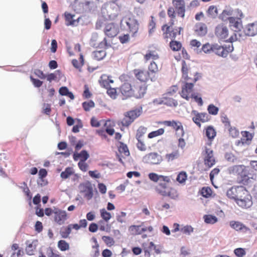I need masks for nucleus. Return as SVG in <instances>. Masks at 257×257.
I'll list each match as a JSON object with an SVG mask.
<instances>
[{
	"mask_svg": "<svg viewBox=\"0 0 257 257\" xmlns=\"http://www.w3.org/2000/svg\"><path fill=\"white\" fill-rule=\"evenodd\" d=\"M149 178L151 181L158 182L155 188L157 193L172 200L178 199L179 193L176 189L171 186V182L169 176L151 173L149 174Z\"/></svg>",
	"mask_w": 257,
	"mask_h": 257,
	"instance_id": "obj_1",
	"label": "nucleus"
},
{
	"mask_svg": "<svg viewBox=\"0 0 257 257\" xmlns=\"http://www.w3.org/2000/svg\"><path fill=\"white\" fill-rule=\"evenodd\" d=\"M168 17L170 21L168 24H165L162 26L163 37L164 40L168 41V40H175L178 36L181 34L183 28L181 27H175V14L173 10L170 9L168 11Z\"/></svg>",
	"mask_w": 257,
	"mask_h": 257,
	"instance_id": "obj_2",
	"label": "nucleus"
},
{
	"mask_svg": "<svg viewBox=\"0 0 257 257\" xmlns=\"http://www.w3.org/2000/svg\"><path fill=\"white\" fill-rule=\"evenodd\" d=\"M134 79L124 74L120 76L119 79L121 82V84L118 89L122 99L132 97Z\"/></svg>",
	"mask_w": 257,
	"mask_h": 257,
	"instance_id": "obj_3",
	"label": "nucleus"
},
{
	"mask_svg": "<svg viewBox=\"0 0 257 257\" xmlns=\"http://www.w3.org/2000/svg\"><path fill=\"white\" fill-rule=\"evenodd\" d=\"M232 173L237 176V181L238 183L244 185H247L250 181V178L248 177V173L245 169V166L243 165H236L232 167Z\"/></svg>",
	"mask_w": 257,
	"mask_h": 257,
	"instance_id": "obj_4",
	"label": "nucleus"
},
{
	"mask_svg": "<svg viewBox=\"0 0 257 257\" xmlns=\"http://www.w3.org/2000/svg\"><path fill=\"white\" fill-rule=\"evenodd\" d=\"M142 113V109L137 108L127 111L124 113L123 117L120 120V123L123 126L128 127L134 120L139 117Z\"/></svg>",
	"mask_w": 257,
	"mask_h": 257,
	"instance_id": "obj_5",
	"label": "nucleus"
},
{
	"mask_svg": "<svg viewBox=\"0 0 257 257\" xmlns=\"http://www.w3.org/2000/svg\"><path fill=\"white\" fill-rule=\"evenodd\" d=\"M184 77L187 81V83L184 84L182 87L181 91L180 92L181 96L185 99L186 100H189L191 98V96L194 93L193 92V87L194 83L196 82V79H190L188 78L186 74H184Z\"/></svg>",
	"mask_w": 257,
	"mask_h": 257,
	"instance_id": "obj_6",
	"label": "nucleus"
},
{
	"mask_svg": "<svg viewBox=\"0 0 257 257\" xmlns=\"http://www.w3.org/2000/svg\"><path fill=\"white\" fill-rule=\"evenodd\" d=\"M172 5L173 7L168 8L167 15H168V11L170 9H173L175 14V21H177L176 14L182 18H184L186 12V4L184 0H172Z\"/></svg>",
	"mask_w": 257,
	"mask_h": 257,
	"instance_id": "obj_7",
	"label": "nucleus"
},
{
	"mask_svg": "<svg viewBox=\"0 0 257 257\" xmlns=\"http://www.w3.org/2000/svg\"><path fill=\"white\" fill-rule=\"evenodd\" d=\"M236 204L241 208L248 209L253 204L252 196L246 189L236 200Z\"/></svg>",
	"mask_w": 257,
	"mask_h": 257,
	"instance_id": "obj_8",
	"label": "nucleus"
},
{
	"mask_svg": "<svg viewBox=\"0 0 257 257\" xmlns=\"http://www.w3.org/2000/svg\"><path fill=\"white\" fill-rule=\"evenodd\" d=\"M147 91V86L145 84L137 81L134 79L132 97L137 99L144 97Z\"/></svg>",
	"mask_w": 257,
	"mask_h": 257,
	"instance_id": "obj_9",
	"label": "nucleus"
},
{
	"mask_svg": "<svg viewBox=\"0 0 257 257\" xmlns=\"http://www.w3.org/2000/svg\"><path fill=\"white\" fill-rule=\"evenodd\" d=\"M161 124L172 127L175 131L176 137H184L185 131L182 123L180 121L175 120H165L162 121Z\"/></svg>",
	"mask_w": 257,
	"mask_h": 257,
	"instance_id": "obj_10",
	"label": "nucleus"
},
{
	"mask_svg": "<svg viewBox=\"0 0 257 257\" xmlns=\"http://www.w3.org/2000/svg\"><path fill=\"white\" fill-rule=\"evenodd\" d=\"M245 190V188L242 186H232L227 190L226 196L228 198L234 200L235 202L238 198L239 196H240Z\"/></svg>",
	"mask_w": 257,
	"mask_h": 257,
	"instance_id": "obj_11",
	"label": "nucleus"
},
{
	"mask_svg": "<svg viewBox=\"0 0 257 257\" xmlns=\"http://www.w3.org/2000/svg\"><path fill=\"white\" fill-rule=\"evenodd\" d=\"M123 21L127 26L130 33L134 35L138 32L139 28V23L134 17L124 18L121 22L122 23Z\"/></svg>",
	"mask_w": 257,
	"mask_h": 257,
	"instance_id": "obj_12",
	"label": "nucleus"
},
{
	"mask_svg": "<svg viewBox=\"0 0 257 257\" xmlns=\"http://www.w3.org/2000/svg\"><path fill=\"white\" fill-rule=\"evenodd\" d=\"M181 72L182 73V78L183 79L184 83H187V81L184 77V74H186L187 77L191 80L196 78V81L199 79V77H200L199 74L197 72L192 73L191 72H190V68L184 60H183L182 62Z\"/></svg>",
	"mask_w": 257,
	"mask_h": 257,
	"instance_id": "obj_13",
	"label": "nucleus"
},
{
	"mask_svg": "<svg viewBox=\"0 0 257 257\" xmlns=\"http://www.w3.org/2000/svg\"><path fill=\"white\" fill-rule=\"evenodd\" d=\"M79 189L80 193H83L84 197L87 200H90L92 198L93 195V187L90 182L87 181L80 184Z\"/></svg>",
	"mask_w": 257,
	"mask_h": 257,
	"instance_id": "obj_14",
	"label": "nucleus"
},
{
	"mask_svg": "<svg viewBox=\"0 0 257 257\" xmlns=\"http://www.w3.org/2000/svg\"><path fill=\"white\" fill-rule=\"evenodd\" d=\"M241 138L236 141L235 145L238 147L249 145L251 143L253 135L247 131L241 132Z\"/></svg>",
	"mask_w": 257,
	"mask_h": 257,
	"instance_id": "obj_15",
	"label": "nucleus"
},
{
	"mask_svg": "<svg viewBox=\"0 0 257 257\" xmlns=\"http://www.w3.org/2000/svg\"><path fill=\"white\" fill-rule=\"evenodd\" d=\"M191 114L194 115L192 117L193 121L199 127H201V123H204L209 120L208 116L206 113H200L196 110H192Z\"/></svg>",
	"mask_w": 257,
	"mask_h": 257,
	"instance_id": "obj_16",
	"label": "nucleus"
},
{
	"mask_svg": "<svg viewBox=\"0 0 257 257\" xmlns=\"http://www.w3.org/2000/svg\"><path fill=\"white\" fill-rule=\"evenodd\" d=\"M53 217L54 221L57 224L62 225L67 219V214L65 211L55 208Z\"/></svg>",
	"mask_w": 257,
	"mask_h": 257,
	"instance_id": "obj_17",
	"label": "nucleus"
},
{
	"mask_svg": "<svg viewBox=\"0 0 257 257\" xmlns=\"http://www.w3.org/2000/svg\"><path fill=\"white\" fill-rule=\"evenodd\" d=\"M203 156L204 164L206 166L211 168L215 164V160L213 156L212 150L206 148L203 153Z\"/></svg>",
	"mask_w": 257,
	"mask_h": 257,
	"instance_id": "obj_18",
	"label": "nucleus"
},
{
	"mask_svg": "<svg viewBox=\"0 0 257 257\" xmlns=\"http://www.w3.org/2000/svg\"><path fill=\"white\" fill-rule=\"evenodd\" d=\"M134 74L136 77L142 82H146L150 79L152 81L154 79L149 72L145 70L135 69Z\"/></svg>",
	"mask_w": 257,
	"mask_h": 257,
	"instance_id": "obj_19",
	"label": "nucleus"
},
{
	"mask_svg": "<svg viewBox=\"0 0 257 257\" xmlns=\"http://www.w3.org/2000/svg\"><path fill=\"white\" fill-rule=\"evenodd\" d=\"M229 25H230V26L233 28H234V31L235 32V33H234V35H235V39H234L232 37H231L230 38H229V40L230 41V42H232L234 40H239L240 41V38H238L237 36H240L241 34V32L240 31H238V30L239 29V23H238V22L236 20V19L235 18H231L229 19Z\"/></svg>",
	"mask_w": 257,
	"mask_h": 257,
	"instance_id": "obj_20",
	"label": "nucleus"
},
{
	"mask_svg": "<svg viewBox=\"0 0 257 257\" xmlns=\"http://www.w3.org/2000/svg\"><path fill=\"white\" fill-rule=\"evenodd\" d=\"M159 55L155 49H149L146 51L145 54L144 55V59L145 62L152 61H155L159 59Z\"/></svg>",
	"mask_w": 257,
	"mask_h": 257,
	"instance_id": "obj_21",
	"label": "nucleus"
},
{
	"mask_svg": "<svg viewBox=\"0 0 257 257\" xmlns=\"http://www.w3.org/2000/svg\"><path fill=\"white\" fill-rule=\"evenodd\" d=\"M104 31L107 36L112 38L117 35L118 30V27L113 23H110L106 25Z\"/></svg>",
	"mask_w": 257,
	"mask_h": 257,
	"instance_id": "obj_22",
	"label": "nucleus"
},
{
	"mask_svg": "<svg viewBox=\"0 0 257 257\" xmlns=\"http://www.w3.org/2000/svg\"><path fill=\"white\" fill-rule=\"evenodd\" d=\"M194 31L196 35L204 36L207 33V27L204 23H198L195 25Z\"/></svg>",
	"mask_w": 257,
	"mask_h": 257,
	"instance_id": "obj_23",
	"label": "nucleus"
},
{
	"mask_svg": "<svg viewBox=\"0 0 257 257\" xmlns=\"http://www.w3.org/2000/svg\"><path fill=\"white\" fill-rule=\"evenodd\" d=\"M215 35L220 39H225L228 36L227 28L223 25H219L215 29Z\"/></svg>",
	"mask_w": 257,
	"mask_h": 257,
	"instance_id": "obj_24",
	"label": "nucleus"
},
{
	"mask_svg": "<svg viewBox=\"0 0 257 257\" xmlns=\"http://www.w3.org/2000/svg\"><path fill=\"white\" fill-rule=\"evenodd\" d=\"M213 52L219 56L225 57L229 53V51L226 50V48L217 44H213Z\"/></svg>",
	"mask_w": 257,
	"mask_h": 257,
	"instance_id": "obj_25",
	"label": "nucleus"
},
{
	"mask_svg": "<svg viewBox=\"0 0 257 257\" xmlns=\"http://www.w3.org/2000/svg\"><path fill=\"white\" fill-rule=\"evenodd\" d=\"M114 81L110 78V76L106 74H103L100 77L99 83L102 87L108 88L110 87V83H113Z\"/></svg>",
	"mask_w": 257,
	"mask_h": 257,
	"instance_id": "obj_26",
	"label": "nucleus"
},
{
	"mask_svg": "<svg viewBox=\"0 0 257 257\" xmlns=\"http://www.w3.org/2000/svg\"><path fill=\"white\" fill-rule=\"evenodd\" d=\"M26 247L25 248V251L26 253L29 255H34L37 246L36 241L27 240L26 242Z\"/></svg>",
	"mask_w": 257,
	"mask_h": 257,
	"instance_id": "obj_27",
	"label": "nucleus"
},
{
	"mask_svg": "<svg viewBox=\"0 0 257 257\" xmlns=\"http://www.w3.org/2000/svg\"><path fill=\"white\" fill-rule=\"evenodd\" d=\"M229 224L232 228L236 231L246 232L249 230L247 227L239 221H232L230 222Z\"/></svg>",
	"mask_w": 257,
	"mask_h": 257,
	"instance_id": "obj_28",
	"label": "nucleus"
},
{
	"mask_svg": "<svg viewBox=\"0 0 257 257\" xmlns=\"http://www.w3.org/2000/svg\"><path fill=\"white\" fill-rule=\"evenodd\" d=\"M244 34L248 36H254L257 34V25L250 24L247 25L244 30Z\"/></svg>",
	"mask_w": 257,
	"mask_h": 257,
	"instance_id": "obj_29",
	"label": "nucleus"
},
{
	"mask_svg": "<svg viewBox=\"0 0 257 257\" xmlns=\"http://www.w3.org/2000/svg\"><path fill=\"white\" fill-rule=\"evenodd\" d=\"M159 156L156 153H151L145 156L148 163L152 164H157L159 162Z\"/></svg>",
	"mask_w": 257,
	"mask_h": 257,
	"instance_id": "obj_30",
	"label": "nucleus"
},
{
	"mask_svg": "<svg viewBox=\"0 0 257 257\" xmlns=\"http://www.w3.org/2000/svg\"><path fill=\"white\" fill-rule=\"evenodd\" d=\"M89 157V155L85 150L82 151L80 153H74L73 155V159L75 161L80 158V161H85Z\"/></svg>",
	"mask_w": 257,
	"mask_h": 257,
	"instance_id": "obj_31",
	"label": "nucleus"
},
{
	"mask_svg": "<svg viewBox=\"0 0 257 257\" xmlns=\"http://www.w3.org/2000/svg\"><path fill=\"white\" fill-rule=\"evenodd\" d=\"M206 14L208 17L213 19H215L218 14L217 7L215 6H210L206 12Z\"/></svg>",
	"mask_w": 257,
	"mask_h": 257,
	"instance_id": "obj_32",
	"label": "nucleus"
},
{
	"mask_svg": "<svg viewBox=\"0 0 257 257\" xmlns=\"http://www.w3.org/2000/svg\"><path fill=\"white\" fill-rule=\"evenodd\" d=\"M205 135L209 140L212 141L216 135L215 130L212 126H208L205 129Z\"/></svg>",
	"mask_w": 257,
	"mask_h": 257,
	"instance_id": "obj_33",
	"label": "nucleus"
},
{
	"mask_svg": "<svg viewBox=\"0 0 257 257\" xmlns=\"http://www.w3.org/2000/svg\"><path fill=\"white\" fill-rule=\"evenodd\" d=\"M188 175L185 171H182L178 174L176 181L181 185H185L187 179Z\"/></svg>",
	"mask_w": 257,
	"mask_h": 257,
	"instance_id": "obj_34",
	"label": "nucleus"
},
{
	"mask_svg": "<svg viewBox=\"0 0 257 257\" xmlns=\"http://www.w3.org/2000/svg\"><path fill=\"white\" fill-rule=\"evenodd\" d=\"M156 246L153 242H150L147 244L146 243L143 244V249L145 252V255L150 256V251L153 249H156Z\"/></svg>",
	"mask_w": 257,
	"mask_h": 257,
	"instance_id": "obj_35",
	"label": "nucleus"
},
{
	"mask_svg": "<svg viewBox=\"0 0 257 257\" xmlns=\"http://www.w3.org/2000/svg\"><path fill=\"white\" fill-rule=\"evenodd\" d=\"M158 67L155 62H151L148 66V72L154 79L155 74L158 72Z\"/></svg>",
	"mask_w": 257,
	"mask_h": 257,
	"instance_id": "obj_36",
	"label": "nucleus"
},
{
	"mask_svg": "<svg viewBox=\"0 0 257 257\" xmlns=\"http://www.w3.org/2000/svg\"><path fill=\"white\" fill-rule=\"evenodd\" d=\"M59 92L60 95H63V96H68L71 99H74V96L73 94L69 91V89L67 87L63 86L60 88L59 90Z\"/></svg>",
	"mask_w": 257,
	"mask_h": 257,
	"instance_id": "obj_37",
	"label": "nucleus"
},
{
	"mask_svg": "<svg viewBox=\"0 0 257 257\" xmlns=\"http://www.w3.org/2000/svg\"><path fill=\"white\" fill-rule=\"evenodd\" d=\"M106 52L104 50H96L93 52V58L97 61L102 60L106 56Z\"/></svg>",
	"mask_w": 257,
	"mask_h": 257,
	"instance_id": "obj_38",
	"label": "nucleus"
},
{
	"mask_svg": "<svg viewBox=\"0 0 257 257\" xmlns=\"http://www.w3.org/2000/svg\"><path fill=\"white\" fill-rule=\"evenodd\" d=\"M232 11L224 10L222 11V13L219 16V18L223 21L227 20L229 21V19L232 18Z\"/></svg>",
	"mask_w": 257,
	"mask_h": 257,
	"instance_id": "obj_39",
	"label": "nucleus"
},
{
	"mask_svg": "<svg viewBox=\"0 0 257 257\" xmlns=\"http://www.w3.org/2000/svg\"><path fill=\"white\" fill-rule=\"evenodd\" d=\"M170 47L173 51H178L181 50L182 47V44L175 40H171L169 44Z\"/></svg>",
	"mask_w": 257,
	"mask_h": 257,
	"instance_id": "obj_40",
	"label": "nucleus"
},
{
	"mask_svg": "<svg viewBox=\"0 0 257 257\" xmlns=\"http://www.w3.org/2000/svg\"><path fill=\"white\" fill-rule=\"evenodd\" d=\"M204 222L207 224H214L217 222V218L212 215H205L203 216Z\"/></svg>",
	"mask_w": 257,
	"mask_h": 257,
	"instance_id": "obj_41",
	"label": "nucleus"
},
{
	"mask_svg": "<svg viewBox=\"0 0 257 257\" xmlns=\"http://www.w3.org/2000/svg\"><path fill=\"white\" fill-rule=\"evenodd\" d=\"M74 173L73 168L71 167H67L64 171L61 172L60 174L61 177L63 179H66Z\"/></svg>",
	"mask_w": 257,
	"mask_h": 257,
	"instance_id": "obj_42",
	"label": "nucleus"
},
{
	"mask_svg": "<svg viewBox=\"0 0 257 257\" xmlns=\"http://www.w3.org/2000/svg\"><path fill=\"white\" fill-rule=\"evenodd\" d=\"M71 232V229L69 225L66 227H62L60 231V233L62 237L64 238L68 237Z\"/></svg>",
	"mask_w": 257,
	"mask_h": 257,
	"instance_id": "obj_43",
	"label": "nucleus"
},
{
	"mask_svg": "<svg viewBox=\"0 0 257 257\" xmlns=\"http://www.w3.org/2000/svg\"><path fill=\"white\" fill-rule=\"evenodd\" d=\"M147 128L144 126H140L137 131L136 138L137 140L142 139L143 136L146 134Z\"/></svg>",
	"mask_w": 257,
	"mask_h": 257,
	"instance_id": "obj_44",
	"label": "nucleus"
},
{
	"mask_svg": "<svg viewBox=\"0 0 257 257\" xmlns=\"http://www.w3.org/2000/svg\"><path fill=\"white\" fill-rule=\"evenodd\" d=\"M164 129L161 128L157 131L152 132L148 134V137L150 139H152L156 137L161 136L164 133Z\"/></svg>",
	"mask_w": 257,
	"mask_h": 257,
	"instance_id": "obj_45",
	"label": "nucleus"
},
{
	"mask_svg": "<svg viewBox=\"0 0 257 257\" xmlns=\"http://www.w3.org/2000/svg\"><path fill=\"white\" fill-rule=\"evenodd\" d=\"M100 212L101 217L105 222H108L111 217V214L104 208L100 209Z\"/></svg>",
	"mask_w": 257,
	"mask_h": 257,
	"instance_id": "obj_46",
	"label": "nucleus"
},
{
	"mask_svg": "<svg viewBox=\"0 0 257 257\" xmlns=\"http://www.w3.org/2000/svg\"><path fill=\"white\" fill-rule=\"evenodd\" d=\"M58 247L61 251H65L69 248V244L64 240H60L58 242Z\"/></svg>",
	"mask_w": 257,
	"mask_h": 257,
	"instance_id": "obj_47",
	"label": "nucleus"
},
{
	"mask_svg": "<svg viewBox=\"0 0 257 257\" xmlns=\"http://www.w3.org/2000/svg\"><path fill=\"white\" fill-rule=\"evenodd\" d=\"M164 104L170 106H176L178 102L175 99L171 98L164 97Z\"/></svg>",
	"mask_w": 257,
	"mask_h": 257,
	"instance_id": "obj_48",
	"label": "nucleus"
},
{
	"mask_svg": "<svg viewBox=\"0 0 257 257\" xmlns=\"http://www.w3.org/2000/svg\"><path fill=\"white\" fill-rule=\"evenodd\" d=\"M200 193L204 197L208 198L212 194V190L209 187H203L200 191Z\"/></svg>",
	"mask_w": 257,
	"mask_h": 257,
	"instance_id": "obj_49",
	"label": "nucleus"
},
{
	"mask_svg": "<svg viewBox=\"0 0 257 257\" xmlns=\"http://www.w3.org/2000/svg\"><path fill=\"white\" fill-rule=\"evenodd\" d=\"M228 128L229 136L231 137L236 138L239 136V131L235 127L230 126Z\"/></svg>",
	"mask_w": 257,
	"mask_h": 257,
	"instance_id": "obj_50",
	"label": "nucleus"
},
{
	"mask_svg": "<svg viewBox=\"0 0 257 257\" xmlns=\"http://www.w3.org/2000/svg\"><path fill=\"white\" fill-rule=\"evenodd\" d=\"M179 154L178 151H176L170 154L166 155L165 158L168 161H172L179 157Z\"/></svg>",
	"mask_w": 257,
	"mask_h": 257,
	"instance_id": "obj_51",
	"label": "nucleus"
},
{
	"mask_svg": "<svg viewBox=\"0 0 257 257\" xmlns=\"http://www.w3.org/2000/svg\"><path fill=\"white\" fill-rule=\"evenodd\" d=\"M94 103L92 100L85 101L82 103V107L86 111H89L91 108L94 107Z\"/></svg>",
	"mask_w": 257,
	"mask_h": 257,
	"instance_id": "obj_52",
	"label": "nucleus"
},
{
	"mask_svg": "<svg viewBox=\"0 0 257 257\" xmlns=\"http://www.w3.org/2000/svg\"><path fill=\"white\" fill-rule=\"evenodd\" d=\"M102 239L108 246H111L114 244V240L111 237L109 236H103Z\"/></svg>",
	"mask_w": 257,
	"mask_h": 257,
	"instance_id": "obj_53",
	"label": "nucleus"
},
{
	"mask_svg": "<svg viewBox=\"0 0 257 257\" xmlns=\"http://www.w3.org/2000/svg\"><path fill=\"white\" fill-rule=\"evenodd\" d=\"M73 16H74L72 15L71 14H70L69 13H65V20L67 23L66 25L67 26L72 25L75 24V21L74 20H73Z\"/></svg>",
	"mask_w": 257,
	"mask_h": 257,
	"instance_id": "obj_54",
	"label": "nucleus"
},
{
	"mask_svg": "<svg viewBox=\"0 0 257 257\" xmlns=\"http://www.w3.org/2000/svg\"><path fill=\"white\" fill-rule=\"evenodd\" d=\"M207 110L209 114L215 115L218 113L219 109L214 105L211 104L208 105Z\"/></svg>",
	"mask_w": 257,
	"mask_h": 257,
	"instance_id": "obj_55",
	"label": "nucleus"
},
{
	"mask_svg": "<svg viewBox=\"0 0 257 257\" xmlns=\"http://www.w3.org/2000/svg\"><path fill=\"white\" fill-rule=\"evenodd\" d=\"M118 151L120 153H123L125 156H128L130 154L127 146L122 143H120Z\"/></svg>",
	"mask_w": 257,
	"mask_h": 257,
	"instance_id": "obj_56",
	"label": "nucleus"
},
{
	"mask_svg": "<svg viewBox=\"0 0 257 257\" xmlns=\"http://www.w3.org/2000/svg\"><path fill=\"white\" fill-rule=\"evenodd\" d=\"M107 89V94L112 99H115L116 98L117 95L116 89L114 88H111L109 87Z\"/></svg>",
	"mask_w": 257,
	"mask_h": 257,
	"instance_id": "obj_57",
	"label": "nucleus"
},
{
	"mask_svg": "<svg viewBox=\"0 0 257 257\" xmlns=\"http://www.w3.org/2000/svg\"><path fill=\"white\" fill-rule=\"evenodd\" d=\"M213 45H210L209 43H206L202 46V50L205 53H210L213 52Z\"/></svg>",
	"mask_w": 257,
	"mask_h": 257,
	"instance_id": "obj_58",
	"label": "nucleus"
},
{
	"mask_svg": "<svg viewBox=\"0 0 257 257\" xmlns=\"http://www.w3.org/2000/svg\"><path fill=\"white\" fill-rule=\"evenodd\" d=\"M138 143H137V148L141 151H145L147 150V147L143 141V139L137 140Z\"/></svg>",
	"mask_w": 257,
	"mask_h": 257,
	"instance_id": "obj_59",
	"label": "nucleus"
},
{
	"mask_svg": "<svg viewBox=\"0 0 257 257\" xmlns=\"http://www.w3.org/2000/svg\"><path fill=\"white\" fill-rule=\"evenodd\" d=\"M156 28V23L153 20V18L152 17V20L150 21L149 24V35H152L155 31Z\"/></svg>",
	"mask_w": 257,
	"mask_h": 257,
	"instance_id": "obj_60",
	"label": "nucleus"
},
{
	"mask_svg": "<svg viewBox=\"0 0 257 257\" xmlns=\"http://www.w3.org/2000/svg\"><path fill=\"white\" fill-rule=\"evenodd\" d=\"M142 228L141 225H133L131 227V230L136 234H141L144 232L142 230Z\"/></svg>",
	"mask_w": 257,
	"mask_h": 257,
	"instance_id": "obj_61",
	"label": "nucleus"
},
{
	"mask_svg": "<svg viewBox=\"0 0 257 257\" xmlns=\"http://www.w3.org/2000/svg\"><path fill=\"white\" fill-rule=\"evenodd\" d=\"M234 253L237 257H243L246 253L243 248H237L234 250Z\"/></svg>",
	"mask_w": 257,
	"mask_h": 257,
	"instance_id": "obj_62",
	"label": "nucleus"
},
{
	"mask_svg": "<svg viewBox=\"0 0 257 257\" xmlns=\"http://www.w3.org/2000/svg\"><path fill=\"white\" fill-rule=\"evenodd\" d=\"M181 231L184 234L189 235L193 232V228L191 226L187 225L182 227Z\"/></svg>",
	"mask_w": 257,
	"mask_h": 257,
	"instance_id": "obj_63",
	"label": "nucleus"
},
{
	"mask_svg": "<svg viewBox=\"0 0 257 257\" xmlns=\"http://www.w3.org/2000/svg\"><path fill=\"white\" fill-rule=\"evenodd\" d=\"M51 111V105L48 103H44L43 105V113L47 115H50Z\"/></svg>",
	"mask_w": 257,
	"mask_h": 257,
	"instance_id": "obj_64",
	"label": "nucleus"
}]
</instances>
